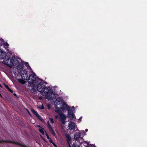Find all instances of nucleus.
I'll return each instance as SVG.
<instances>
[{
	"instance_id": "9b49d317",
	"label": "nucleus",
	"mask_w": 147,
	"mask_h": 147,
	"mask_svg": "<svg viewBox=\"0 0 147 147\" xmlns=\"http://www.w3.org/2000/svg\"><path fill=\"white\" fill-rule=\"evenodd\" d=\"M31 111L39 119L41 120H43L41 117L38 114L36 111L32 109H31Z\"/></svg>"
},
{
	"instance_id": "ddd939ff",
	"label": "nucleus",
	"mask_w": 147,
	"mask_h": 147,
	"mask_svg": "<svg viewBox=\"0 0 147 147\" xmlns=\"http://www.w3.org/2000/svg\"><path fill=\"white\" fill-rule=\"evenodd\" d=\"M80 145H81V147H82V145H84L85 147H89V144L87 142L84 141V140L82 142V143H79Z\"/></svg>"
},
{
	"instance_id": "2f4dec72",
	"label": "nucleus",
	"mask_w": 147,
	"mask_h": 147,
	"mask_svg": "<svg viewBox=\"0 0 147 147\" xmlns=\"http://www.w3.org/2000/svg\"><path fill=\"white\" fill-rule=\"evenodd\" d=\"M2 40L3 41V40L2 39Z\"/></svg>"
},
{
	"instance_id": "4be33fe9",
	"label": "nucleus",
	"mask_w": 147,
	"mask_h": 147,
	"mask_svg": "<svg viewBox=\"0 0 147 147\" xmlns=\"http://www.w3.org/2000/svg\"><path fill=\"white\" fill-rule=\"evenodd\" d=\"M90 145L91 147H96V146L93 144H90Z\"/></svg>"
},
{
	"instance_id": "6e6552de",
	"label": "nucleus",
	"mask_w": 147,
	"mask_h": 147,
	"mask_svg": "<svg viewBox=\"0 0 147 147\" xmlns=\"http://www.w3.org/2000/svg\"><path fill=\"white\" fill-rule=\"evenodd\" d=\"M69 129L70 130H74L75 131L78 130V129L75 123L72 121H70L68 123Z\"/></svg>"
},
{
	"instance_id": "39448f33",
	"label": "nucleus",
	"mask_w": 147,
	"mask_h": 147,
	"mask_svg": "<svg viewBox=\"0 0 147 147\" xmlns=\"http://www.w3.org/2000/svg\"><path fill=\"white\" fill-rule=\"evenodd\" d=\"M74 111L75 109L74 107H69L68 109L67 117L70 120H72L73 119H76L75 115L74 114V113H75Z\"/></svg>"
},
{
	"instance_id": "aec40b11",
	"label": "nucleus",
	"mask_w": 147,
	"mask_h": 147,
	"mask_svg": "<svg viewBox=\"0 0 147 147\" xmlns=\"http://www.w3.org/2000/svg\"><path fill=\"white\" fill-rule=\"evenodd\" d=\"M13 74L15 76H16L18 75V74L16 72H13Z\"/></svg>"
},
{
	"instance_id": "5701e85b",
	"label": "nucleus",
	"mask_w": 147,
	"mask_h": 147,
	"mask_svg": "<svg viewBox=\"0 0 147 147\" xmlns=\"http://www.w3.org/2000/svg\"><path fill=\"white\" fill-rule=\"evenodd\" d=\"M5 86V88L7 89V90H8L9 89V87H8V86L6 85Z\"/></svg>"
},
{
	"instance_id": "dca6fc26",
	"label": "nucleus",
	"mask_w": 147,
	"mask_h": 147,
	"mask_svg": "<svg viewBox=\"0 0 147 147\" xmlns=\"http://www.w3.org/2000/svg\"><path fill=\"white\" fill-rule=\"evenodd\" d=\"M24 63V64H25V65H26V66L27 67H29V68L30 69H31L30 70L31 71V70H32L31 68L29 67V65L28 63L27 62H25Z\"/></svg>"
},
{
	"instance_id": "412c9836",
	"label": "nucleus",
	"mask_w": 147,
	"mask_h": 147,
	"mask_svg": "<svg viewBox=\"0 0 147 147\" xmlns=\"http://www.w3.org/2000/svg\"><path fill=\"white\" fill-rule=\"evenodd\" d=\"M9 91H10L11 92H13V91L12 90H11L10 88H9V89L8 90Z\"/></svg>"
},
{
	"instance_id": "f3484780",
	"label": "nucleus",
	"mask_w": 147,
	"mask_h": 147,
	"mask_svg": "<svg viewBox=\"0 0 147 147\" xmlns=\"http://www.w3.org/2000/svg\"><path fill=\"white\" fill-rule=\"evenodd\" d=\"M46 135L47 138L49 140V141L50 142H52V141L51 140V138L49 137L48 135L47 134H46Z\"/></svg>"
},
{
	"instance_id": "393cba45",
	"label": "nucleus",
	"mask_w": 147,
	"mask_h": 147,
	"mask_svg": "<svg viewBox=\"0 0 147 147\" xmlns=\"http://www.w3.org/2000/svg\"><path fill=\"white\" fill-rule=\"evenodd\" d=\"M40 108L43 109H44V107L43 105H42V107H40Z\"/></svg>"
},
{
	"instance_id": "f8f14e48",
	"label": "nucleus",
	"mask_w": 147,
	"mask_h": 147,
	"mask_svg": "<svg viewBox=\"0 0 147 147\" xmlns=\"http://www.w3.org/2000/svg\"><path fill=\"white\" fill-rule=\"evenodd\" d=\"M66 139L67 141V142L69 144V146L70 147V144L71 143V136H70L68 134H67L66 135Z\"/></svg>"
},
{
	"instance_id": "c756f323",
	"label": "nucleus",
	"mask_w": 147,
	"mask_h": 147,
	"mask_svg": "<svg viewBox=\"0 0 147 147\" xmlns=\"http://www.w3.org/2000/svg\"><path fill=\"white\" fill-rule=\"evenodd\" d=\"M0 96H1V97H2V96L0 94Z\"/></svg>"
},
{
	"instance_id": "b1692460",
	"label": "nucleus",
	"mask_w": 147,
	"mask_h": 147,
	"mask_svg": "<svg viewBox=\"0 0 147 147\" xmlns=\"http://www.w3.org/2000/svg\"><path fill=\"white\" fill-rule=\"evenodd\" d=\"M55 118L56 119H57L58 118V116L57 115H56L55 116Z\"/></svg>"
},
{
	"instance_id": "c85d7f7f",
	"label": "nucleus",
	"mask_w": 147,
	"mask_h": 147,
	"mask_svg": "<svg viewBox=\"0 0 147 147\" xmlns=\"http://www.w3.org/2000/svg\"><path fill=\"white\" fill-rule=\"evenodd\" d=\"M13 95H14V96H16V94H13Z\"/></svg>"
},
{
	"instance_id": "20e7f679",
	"label": "nucleus",
	"mask_w": 147,
	"mask_h": 147,
	"mask_svg": "<svg viewBox=\"0 0 147 147\" xmlns=\"http://www.w3.org/2000/svg\"><path fill=\"white\" fill-rule=\"evenodd\" d=\"M86 135L84 131L81 130L79 133H76L74 135V138L75 140L78 141L79 143H82L83 141V137Z\"/></svg>"
},
{
	"instance_id": "423d86ee",
	"label": "nucleus",
	"mask_w": 147,
	"mask_h": 147,
	"mask_svg": "<svg viewBox=\"0 0 147 147\" xmlns=\"http://www.w3.org/2000/svg\"><path fill=\"white\" fill-rule=\"evenodd\" d=\"M55 111L59 115L60 120L62 124H65L66 118V115L63 114L61 113V112L60 110H56Z\"/></svg>"
},
{
	"instance_id": "a211bd4d",
	"label": "nucleus",
	"mask_w": 147,
	"mask_h": 147,
	"mask_svg": "<svg viewBox=\"0 0 147 147\" xmlns=\"http://www.w3.org/2000/svg\"><path fill=\"white\" fill-rule=\"evenodd\" d=\"M49 120H50V122L51 123H53L54 121H53V119L51 118H50Z\"/></svg>"
},
{
	"instance_id": "f03ea898",
	"label": "nucleus",
	"mask_w": 147,
	"mask_h": 147,
	"mask_svg": "<svg viewBox=\"0 0 147 147\" xmlns=\"http://www.w3.org/2000/svg\"><path fill=\"white\" fill-rule=\"evenodd\" d=\"M0 59H3L2 63L10 68H15L19 71L22 68L23 62H21L15 57H9L7 56L6 53L0 49Z\"/></svg>"
},
{
	"instance_id": "7ed1b4c3",
	"label": "nucleus",
	"mask_w": 147,
	"mask_h": 147,
	"mask_svg": "<svg viewBox=\"0 0 147 147\" xmlns=\"http://www.w3.org/2000/svg\"><path fill=\"white\" fill-rule=\"evenodd\" d=\"M39 83V85L36 88V90L42 93L46 99L50 100L53 99L55 97V94L52 89L49 87L45 86L43 81L40 80Z\"/></svg>"
},
{
	"instance_id": "f257e3e1",
	"label": "nucleus",
	"mask_w": 147,
	"mask_h": 147,
	"mask_svg": "<svg viewBox=\"0 0 147 147\" xmlns=\"http://www.w3.org/2000/svg\"><path fill=\"white\" fill-rule=\"evenodd\" d=\"M23 63L22 68L20 71L17 70L18 72L20 73L23 80L20 79H17L19 83L22 84H24L28 80V82L29 83L28 87H31L32 90H33V92H35L36 90V88L37 87V86L39 85V81L40 80L41 81H43L42 80L37 78L36 75L33 71H30L31 74L28 77V74L27 73V71L25 70H23Z\"/></svg>"
},
{
	"instance_id": "4468645a",
	"label": "nucleus",
	"mask_w": 147,
	"mask_h": 147,
	"mask_svg": "<svg viewBox=\"0 0 147 147\" xmlns=\"http://www.w3.org/2000/svg\"><path fill=\"white\" fill-rule=\"evenodd\" d=\"M1 45H3L4 46L5 48L7 50H8V49H7L9 47V44L7 42H4Z\"/></svg>"
},
{
	"instance_id": "1a4fd4ad",
	"label": "nucleus",
	"mask_w": 147,
	"mask_h": 147,
	"mask_svg": "<svg viewBox=\"0 0 147 147\" xmlns=\"http://www.w3.org/2000/svg\"><path fill=\"white\" fill-rule=\"evenodd\" d=\"M47 125H48V128H49V129L51 133L54 136H55L56 135L55 133V132L54 130L51 127V126L50 124L49 121H48V122H47Z\"/></svg>"
},
{
	"instance_id": "a878e982",
	"label": "nucleus",
	"mask_w": 147,
	"mask_h": 147,
	"mask_svg": "<svg viewBox=\"0 0 147 147\" xmlns=\"http://www.w3.org/2000/svg\"><path fill=\"white\" fill-rule=\"evenodd\" d=\"M88 129H85V131L86 132H87L88 131Z\"/></svg>"
},
{
	"instance_id": "6ab92c4d",
	"label": "nucleus",
	"mask_w": 147,
	"mask_h": 147,
	"mask_svg": "<svg viewBox=\"0 0 147 147\" xmlns=\"http://www.w3.org/2000/svg\"><path fill=\"white\" fill-rule=\"evenodd\" d=\"M50 142L52 143V144H53V146L55 147H57V146L52 141V142Z\"/></svg>"
},
{
	"instance_id": "0eeeda50",
	"label": "nucleus",
	"mask_w": 147,
	"mask_h": 147,
	"mask_svg": "<svg viewBox=\"0 0 147 147\" xmlns=\"http://www.w3.org/2000/svg\"><path fill=\"white\" fill-rule=\"evenodd\" d=\"M64 102L63 100L61 98L59 97L57 98L55 102V107L56 109V110H60V109L59 108L57 107V106L62 105Z\"/></svg>"
},
{
	"instance_id": "bb28decb",
	"label": "nucleus",
	"mask_w": 147,
	"mask_h": 147,
	"mask_svg": "<svg viewBox=\"0 0 147 147\" xmlns=\"http://www.w3.org/2000/svg\"><path fill=\"white\" fill-rule=\"evenodd\" d=\"M82 118V117H80L79 119V120H80Z\"/></svg>"
},
{
	"instance_id": "7c9ffc66",
	"label": "nucleus",
	"mask_w": 147,
	"mask_h": 147,
	"mask_svg": "<svg viewBox=\"0 0 147 147\" xmlns=\"http://www.w3.org/2000/svg\"><path fill=\"white\" fill-rule=\"evenodd\" d=\"M0 87H1V86L0 84Z\"/></svg>"
},
{
	"instance_id": "2eb2a0df",
	"label": "nucleus",
	"mask_w": 147,
	"mask_h": 147,
	"mask_svg": "<svg viewBox=\"0 0 147 147\" xmlns=\"http://www.w3.org/2000/svg\"><path fill=\"white\" fill-rule=\"evenodd\" d=\"M39 131L42 134L44 135L45 134V133L46 132L45 131H44L43 128L42 127H40L39 129Z\"/></svg>"
},
{
	"instance_id": "cd10ccee",
	"label": "nucleus",
	"mask_w": 147,
	"mask_h": 147,
	"mask_svg": "<svg viewBox=\"0 0 147 147\" xmlns=\"http://www.w3.org/2000/svg\"><path fill=\"white\" fill-rule=\"evenodd\" d=\"M37 126L39 127H40V128L41 127H40V125H37Z\"/></svg>"
},
{
	"instance_id": "9d476101",
	"label": "nucleus",
	"mask_w": 147,
	"mask_h": 147,
	"mask_svg": "<svg viewBox=\"0 0 147 147\" xmlns=\"http://www.w3.org/2000/svg\"><path fill=\"white\" fill-rule=\"evenodd\" d=\"M70 107L68 106V105L66 104V103L64 102L62 105L61 107H60L61 108H60L62 110V111H64L65 110L67 109L68 110L69 107Z\"/></svg>"
}]
</instances>
